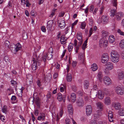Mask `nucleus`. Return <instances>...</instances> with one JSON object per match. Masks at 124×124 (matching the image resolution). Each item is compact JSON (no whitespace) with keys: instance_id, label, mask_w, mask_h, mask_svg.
<instances>
[{"instance_id":"nucleus-1","label":"nucleus","mask_w":124,"mask_h":124,"mask_svg":"<svg viewBox=\"0 0 124 124\" xmlns=\"http://www.w3.org/2000/svg\"><path fill=\"white\" fill-rule=\"evenodd\" d=\"M110 56L112 61L113 63H116L119 60L120 55L116 51L113 50L110 53Z\"/></svg>"},{"instance_id":"nucleus-2","label":"nucleus","mask_w":124,"mask_h":124,"mask_svg":"<svg viewBox=\"0 0 124 124\" xmlns=\"http://www.w3.org/2000/svg\"><path fill=\"white\" fill-rule=\"evenodd\" d=\"M105 69H104L103 71L106 75H109L110 74L109 70H113L114 68L113 64L112 62H108L105 64Z\"/></svg>"},{"instance_id":"nucleus-3","label":"nucleus","mask_w":124,"mask_h":124,"mask_svg":"<svg viewBox=\"0 0 124 124\" xmlns=\"http://www.w3.org/2000/svg\"><path fill=\"white\" fill-rule=\"evenodd\" d=\"M115 91L118 95H122L124 94V87L122 85H119L116 86Z\"/></svg>"},{"instance_id":"nucleus-4","label":"nucleus","mask_w":124,"mask_h":124,"mask_svg":"<svg viewBox=\"0 0 124 124\" xmlns=\"http://www.w3.org/2000/svg\"><path fill=\"white\" fill-rule=\"evenodd\" d=\"M57 110V108L55 106H54L52 109V120L53 122H54L56 120L58 121L59 120L58 114H56L55 113Z\"/></svg>"},{"instance_id":"nucleus-5","label":"nucleus","mask_w":124,"mask_h":124,"mask_svg":"<svg viewBox=\"0 0 124 124\" xmlns=\"http://www.w3.org/2000/svg\"><path fill=\"white\" fill-rule=\"evenodd\" d=\"M52 51L50 52H48L47 53H45L42 57V59L44 62L46 61V59L48 60L51 59L53 57L52 55Z\"/></svg>"},{"instance_id":"nucleus-6","label":"nucleus","mask_w":124,"mask_h":124,"mask_svg":"<svg viewBox=\"0 0 124 124\" xmlns=\"http://www.w3.org/2000/svg\"><path fill=\"white\" fill-rule=\"evenodd\" d=\"M109 59V57L108 54L105 53L103 54L101 57V61L103 63H107Z\"/></svg>"},{"instance_id":"nucleus-7","label":"nucleus","mask_w":124,"mask_h":124,"mask_svg":"<svg viewBox=\"0 0 124 124\" xmlns=\"http://www.w3.org/2000/svg\"><path fill=\"white\" fill-rule=\"evenodd\" d=\"M77 38L78 40L79 41L78 45L79 46H80L82 44L83 41L82 34L81 32L79 31L77 32Z\"/></svg>"},{"instance_id":"nucleus-8","label":"nucleus","mask_w":124,"mask_h":124,"mask_svg":"<svg viewBox=\"0 0 124 124\" xmlns=\"http://www.w3.org/2000/svg\"><path fill=\"white\" fill-rule=\"evenodd\" d=\"M103 81L104 83L106 85H109L112 84V82L111 79L109 77L107 76L104 77Z\"/></svg>"},{"instance_id":"nucleus-9","label":"nucleus","mask_w":124,"mask_h":124,"mask_svg":"<svg viewBox=\"0 0 124 124\" xmlns=\"http://www.w3.org/2000/svg\"><path fill=\"white\" fill-rule=\"evenodd\" d=\"M76 99V95L75 93H72L70 95V99H69V96H68L66 98V100L69 101H70V100L72 102H75Z\"/></svg>"},{"instance_id":"nucleus-10","label":"nucleus","mask_w":124,"mask_h":124,"mask_svg":"<svg viewBox=\"0 0 124 124\" xmlns=\"http://www.w3.org/2000/svg\"><path fill=\"white\" fill-rule=\"evenodd\" d=\"M86 115L89 116L91 115L92 112V108L91 105H87L86 107Z\"/></svg>"},{"instance_id":"nucleus-11","label":"nucleus","mask_w":124,"mask_h":124,"mask_svg":"<svg viewBox=\"0 0 124 124\" xmlns=\"http://www.w3.org/2000/svg\"><path fill=\"white\" fill-rule=\"evenodd\" d=\"M77 106L80 107H82L84 105V101L83 99L81 98H79L76 102Z\"/></svg>"},{"instance_id":"nucleus-12","label":"nucleus","mask_w":124,"mask_h":124,"mask_svg":"<svg viewBox=\"0 0 124 124\" xmlns=\"http://www.w3.org/2000/svg\"><path fill=\"white\" fill-rule=\"evenodd\" d=\"M57 99L59 101H61L62 100L63 101L65 102V95H64L62 96L61 93H59L57 94Z\"/></svg>"},{"instance_id":"nucleus-13","label":"nucleus","mask_w":124,"mask_h":124,"mask_svg":"<svg viewBox=\"0 0 124 124\" xmlns=\"http://www.w3.org/2000/svg\"><path fill=\"white\" fill-rule=\"evenodd\" d=\"M97 94V97L98 98L101 100L103 99L104 94V93L102 92L101 90H99L97 93L96 94V95Z\"/></svg>"},{"instance_id":"nucleus-14","label":"nucleus","mask_w":124,"mask_h":124,"mask_svg":"<svg viewBox=\"0 0 124 124\" xmlns=\"http://www.w3.org/2000/svg\"><path fill=\"white\" fill-rule=\"evenodd\" d=\"M53 21L50 20L48 21L47 23V28L48 30H51L53 25Z\"/></svg>"},{"instance_id":"nucleus-15","label":"nucleus","mask_w":124,"mask_h":124,"mask_svg":"<svg viewBox=\"0 0 124 124\" xmlns=\"http://www.w3.org/2000/svg\"><path fill=\"white\" fill-rule=\"evenodd\" d=\"M45 114L43 113H41L38 116L37 119L39 121H44L45 118Z\"/></svg>"},{"instance_id":"nucleus-16","label":"nucleus","mask_w":124,"mask_h":124,"mask_svg":"<svg viewBox=\"0 0 124 124\" xmlns=\"http://www.w3.org/2000/svg\"><path fill=\"white\" fill-rule=\"evenodd\" d=\"M58 23L61 29H63L64 28L65 25V21L62 19L58 21Z\"/></svg>"},{"instance_id":"nucleus-17","label":"nucleus","mask_w":124,"mask_h":124,"mask_svg":"<svg viewBox=\"0 0 124 124\" xmlns=\"http://www.w3.org/2000/svg\"><path fill=\"white\" fill-rule=\"evenodd\" d=\"M124 16L123 13L121 12H119L117 13L116 15V19L118 20L123 18Z\"/></svg>"},{"instance_id":"nucleus-18","label":"nucleus","mask_w":124,"mask_h":124,"mask_svg":"<svg viewBox=\"0 0 124 124\" xmlns=\"http://www.w3.org/2000/svg\"><path fill=\"white\" fill-rule=\"evenodd\" d=\"M67 108L69 114L72 115L73 113V109L72 105L70 104H69L68 105Z\"/></svg>"},{"instance_id":"nucleus-19","label":"nucleus","mask_w":124,"mask_h":124,"mask_svg":"<svg viewBox=\"0 0 124 124\" xmlns=\"http://www.w3.org/2000/svg\"><path fill=\"white\" fill-rule=\"evenodd\" d=\"M33 58L32 60L33 63L32 64L31 67L33 70H35L37 68V62L35 60V58H34V57Z\"/></svg>"},{"instance_id":"nucleus-20","label":"nucleus","mask_w":124,"mask_h":124,"mask_svg":"<svg viewBox=\"0 0 124 124\" xmlns=\"http://www.w3.org/2000/svg\"><path fill=\"white\" fill-rule=\"evenodd\" d=\"M111 103V100L110 98L109 97H107L104 99V103L107 105H109Z\"/></svg>"},{"instance_id":"nucleus-21","label":"nucleus","mask_w":124,"mask_h":124,"mask_svg":"<svg viewBox=\"0 0 124 124\" xmlns=\"http://www.w3.org/2000/svg\"><path fill=\"white\" fill-rule=\"evenodd\" d=\"M115 37L113 35H110L109 36L108 39V41L109 43L112 44L115 42Z\"/></svg>"},{"instance_id":"nucleus-22","label":"nucleus","mask_w":124,"mask_h":124,"mask_svg":"<svg viewBox=\"0 0 124 124\" xmlns=\"http://www.w3.org/2000/svg\"><path fill=\"white\" fill-rule=\"evenodd\" d=\"M114 107L116 110H118L120 109L121 107V105L118 102H116L113 103Z\"/></svg>"},{"instance_id":"nucleus-23","label":"nucleus","mask_w":124,"mask_h":124,"mask_svg":"<svg viewBox=\"0 0 124 124\" xmlns=\"http://www.w3.org/2000/svg\"><path fill=\"white\" fill-rule=\"evenodd\" d=\"M21 45L19 43L17 44L14 47V52L15 51V52H14L13 53L16 54V52L21 48Z\"/></svg>"},{"instance_id":"nucleus-24","label":"nucleus","mask_w":124,"mask_h":124,"mask_svg":"<svg viewBox=\"0 0 124 124\" xmlns=\"http://www.w3.org/2000/svg\"><path fill=\"white\" fill-rule=\"evenodd\" d=\"M107 111H108V110H107ZM108 116L109 121L111 122H112L113 121V114L112 111H108Z\"/></svg>"},{"instance_id":"nucleus-25","label":"nucleus","mask_w":124,"mask_h":124,"mask_svg":"<svg viewBox=\"0 0 124 124\" xmlns=\"http://www.w3.org/2000/svg\"><path fill=\"white\" fill-rule=\"evenodd\" d=\"M101 37L103 38H106L109 35V33L107 31L103 30L101 32Z\"/></svg>"},{"instance_id":"nucleus-26","label":"nucleus","mask_w":124,"mask_h":124,"mask_svg":"<svg viewBox=\"0 0 124 124\" xmlns=\"http://www.w3.org/2000/svg\"><path fill=\"white\" fill-rule=\"evenodd\" d=\"M97 109L102 110L103 109V105L102 103L100 102H98L96 104Z\"/></svg>"},{"instance_id":"nucleus-27","label":"nucleus","mask_w":124,"mask_h":124,"mask_svg":"<svg viewBox=\"0 0 124 124\" xmlns=\"http://www.w3.org/2000/svg\"><path fill=\"white\" fill-rule=\"evenodd\" d=\"M107 17L104 16H103L101 17L100 21L98 23H107Z\"/></svg>"},{"instance_id":"nucleus-28","label":"nucleus","mask_w":124,"mask_h":124,"mask_svg":"<svg viewBox=\"0 0 124 124\" xmlns=\"http://www.w3.org/2000/svg\"><path fill=\"white\" fill-rule=\"evenodd\" d=\"M118 78L119 80H122L124 78V72L121 71L118 74Z\"/></svg>"},{"instance_id":"nucleus-29","label":"nucleus","mask_w":124,"mask_h":124,"mask_svg":"<svg viewBox=\"0 0 124 124\" xmlns=\"http://www.w3.org/2000/svg\"><path fill=\"white\" fill-rule=\"evenodd\" d=\"M98 68V66L95 63H93L91 66V69L93 71H95L97 70Z\"/></svg>"},{"instance_id":"nucleus-30","label":"nucleus","mask_w":124,"mask_h":124,"mask_svg":"<svg viewBox=\"0 0 124 124\" xmlns=\"http://www.w3.org/2000/svg\"><path fill=\"white\" fill-rule=\"evenodd\" d=\"M103 75L102 72H99L97 76V78L99 79L100 82H102V80Z\"/></svg>"},{"instance_id":"nucleus-31","label":"nucleus","mask_w":124,"mask_h":124,"mask_svg":"<svg viewBox=\"0 0 124 124\" xmlns=\"http://www.w3.org/2000/svg\"><path fill=\"white\" fill-rule=\"evenodd\" d=\"M67 38L64 37V36H61L60 41L62 44H65L67 41Z\"/></svg>"},{"instance_id":"nucleus-32","label":"nucleus","mask_w":124,"mask_h":124,"mask_svg":"<svg viewBox=\"0 0 124 124\" xmlns=\"http://www.w3.org/2000/svg\"><path fill=\"white\" fill-rule=\"evenodd\" d=\"M116 10L115 9H112L110 10V16L111 17H113L114 16L115 13L116 12Z\"/></svg>"},{"instance_id":"nucleus-33","label":"nucleus","mask_w":124,"mask_h":124,"mask_svg":"<svg viewBox=\"0 0 124 124\" xmlns=\"http://www.w3.org/2000/svg\"><path fill=\"white\" fill-rule=\"evenodd\" d=\"M34 101V102H35L37 106L39 107L40 106V99L38 97H37L36 98V99H34V100H33Z\"/></svg>"},{"instance_id":"nucleus-34","label":"nucleus","mask_w":124,"mask_h":124,"mask_svg":"<svg viewBox=\"0 0 124 124\" xmlns=\"http://www.w3.org/2000/svg\"><path fill=\"white\" fill-rule=\"evenodd\" d=\"M73 44L72 43H70L68 46V49L69 52H71L73 48Z\"/></svg>"},{"instance_id":"nucleus-35","label":"nucleus","mask_w":124,"mask_h":124,"mask_svg":"<svg viewBox=\"0 0 124 124\" xmlns=\"http://www.w3.org/2000/svg\"><path fill=\"white\" fill-rule=\"evenodd\" d=\"M118 114L120 116H124V108H122L118 111Z\"/></svg>"},{"instance_id":"nucleus-36","label":"nucleus","mask_w":124,"mask_h":124,"mask_svg":"<svg viewBox=\"0 0 124 124\" xmlns=\"http://www.w3.org/2000/svg\"><path fill=\"white\" fill-rule=\"evenodd\" d=\"M86 25V23L85 22H81L80 25V28L82 29H85Z\"/></svg>"},{"instance_id":"nucleus-37","label":"nucleus","mask_w":124,"mask_h":124,"mask_svg":"<svg viewBox=\"0 0 124 124\" xmlns=\"http://www.w3.org/2000/svg\"><path fill=\"white\" fill-rule=\"evenodd\" d=\"M89 83L87 81H85L84 83L83 87L85 89H87L89 87Z\"/></svg>"},{"instance_id":"nucleus-38","label":"nucleus","mask_w":124,"mask_h":124,"mask_svg":"<svg viewBox=\"0 0 124 124\" xmlns=\"http://www.w3.org/2000/svg\"><path fill=\"white\" fill-rule=\"evenodd\" d=\"M11 102L12 104H14L16 103V97L14 95L12 96L11 98Z\"/></svg>"},{"instance_id":"nucleus-39","label":"nucleus","mask_w":124,"mask_h":124,"mask_svg":"<svg viewBox=\"0 0 124 124\" xmlns=\"http://www.w3.org/2000/svg\"><path fill=\"white\" fill-rule=\"evenodd\" d=\"M119 45L121 48L124 49V40H122L120 42Z\"/></svg>"},{"instance_id":"nucleus-40","label":"nucleus","mask_w":124,"mask_h":124,"mask_svg":"<svg viewBox=\"0 0 124 124\" xmlns=\"http://www.w3.org/2000/svg\"><path fill=\"white\" fill-rule=\"evenodd\" d=\"M88 39H87L85 41L83 45L82 48L83 50H85V49L87 47V42Z\"/></svg>"},{"instance_id":"nucleus-41","label":"nucleus","mask_w":124,"mask_h":124,"mask_svg":"<svg viewBox=\"0 0 124 124\" xmlns=\"http://www.w3.org/2000/svg\"><path fill=\"white\" fill-rule=\"evenodd\" d=\"M72 77L71 75L70 74L67 75V80L68 82H70L71 81Z\"/></svg>"},{"instance_id":"nucleus-42","label":"nucleus","mask_w":124,"mask_h":124,"mask_svg":"<svg viewBox=\"0 0 124 124\" xmlns=\"http://www.w3.org/2000/svg\"><path fill=\"white\" fill-rule=\"evenodd\" d=\"M104 39H101L99 42V45L100 46L102 47L103 46Z\"/></svg>"},{"instance_id":"nucleus-43","label":"nucleus","mask_w":124,"mask_h":124,"mask_svg":"<svg viewBox=\"0 0 124 124\" xmlns=\"http://www.w3.org/2000/svg\"><path fill=\"white\" fill-rule=\"evenodd\" d=\"M4 60L7 63H10V60L9 57L7 56H5L4 57Z\"/></svg>"},{"instance_id":"nucleus-44","label":"nucleus","mask_w":124,"mask_h":124,"mask_svg":"<svg viewBox=\"0 0 124 124\" xmlns=\"http://www.w3.org/2000/svg\"><path fill=\"white\" fill-rule=\"evenodd\" d=\"M59 87L60 88V92H63L64 91V90L65 88V87L64 85L61 84Z\"/></svg>"},{"instance_id":"nucleus-45","label":"nucleus","mask_w":124,"mask_h":124,"mask_svg":"<svg viewBox=\"0 0 124 124\" xmlns=\"http://www.w3.org/2000/svg\"><path fill=\"white\" fill-rule=\"evenodd\" d=\"M84 53L81 54L80 53L79 54L78 58L80 60H83L84 59Z\"/></svg>"},{"instance_id":"nucleus-46","label":"nucleus","mask_w":124,"mask_h":124,"mask_svg":"<svg viewBox=\"0 0 124 124\" xmlns=\"http://www.w3.org/2000/svg\"><path fill=\"white\" fill-rule=\"evenodd\" d=\"M104 7L103 6L99 8V11L100 14H101L104 10Z\"/></svg>"},{"instance_id":"nucleus-47","label":"nucleus","mask_w":124,"mask_h":124,"mask_svg":"<svg viewBox=\"0 0 124 124\" xmlns=\"http://www.w3.org/2000/svg\"><path fill=\"white\" fill-rule=\"evenodd\" d=\"M37 84L38 86L39 87H41L42 85V83L40 80H38L37 82Z\"/></svg>"},{"instance_id":"nucleus-48","label":"nucleus","mask_w":124,"mask_h":124,"mask_svg":"<svg viewBox=\"0 0 124 124\" xmlns=\"http://www.w3.org/2000/svg\"><path fill=\"white\" fill-rule=\"evenodd\" d=\"M2 112L4 113H6L7 111V107L6 106H4L2 109Z\"/></svg>"},{"instance_id":"nucleus-49","label":"nucleus","mask_w":124,"mask_h":124,"mask_svg":"<svg viewBox=\"0 0 124 124\" xmlns=\"http://www.w3.org/2000/svg\"><path fill=\"white\" fill-rule=\"evenodd\" d=\"M63 109L62 108H61L60 110V112L59 113V115L60 117H62V116L63 114Z\"/></svg>"},{"instance_id":"nucleus-50","label":"nucleus","mask_w":124,"mask_h":124,"mask_svg":"<svg viewBox=\"0 0 124 124\" xmlns=\"http://www.w3.org/2000/svg\"><path fill=\"white\" fill-rule=\"evenodd\" d=\"M117 32L120 35L124 36V32L122 31L120 29H118L117 30Z\"/></svg>"},{"instance_id":"nucleus-51","label":"nucleus","mask_w":124,"mask_h":124,"mask_svg":"<svg viewBox=\"0 0 124 124\" xmlns=\"http://www.w3.org/2000/svg\"><path fill=\"white\" fill-rule=\"evenodd\" d=\"M26 2L25 4H26V7H29L31 5V4L30 3L28 0H26Z\"/></svg>"},{"instance_id":"nucleus-52","label":"nucleus","mask_w":124,"mask_h":124,"mask_svg":"<svg viewBox=\"0 0 124 124\" xmlns=\"http://www.w3.org/2000/svg\"><path fill=\"white\" fill-rule=\"evenodd\" d=\"M108 40H107L104 39V43L103 44V46L104 47H107L108 45Z\"/></svg>"},{"instance_id":"nucleus-53","label":"nucleus","mask_w":124,"mask_h":124,"mask_svg":"<svg viewBox=\"0 0 124 124\" xmlns=\"http://www.w3.org/2000/svg\"><path fill=\"white\" fill-rule=\"evenodd\" d=\"M78 22V20H76L72 24V26L71 27L72 29L73 28L74 26L77 24Z\"/></svg>"},{"instance_id":"nucleus-54","label":"nucleus","mask_w":124,"mask_h":124,"mask_svg":"<svg viewBox=\"0 0 124 124\" xmlns=\"http://www.w3.org/2000/svg\"><path fill=\"white\" fill-rule=\"evenodd\" d=\"M97 124H107V122L106 121H100L98 122Z\"/></svg>"},{"instance_id":"nucleus-55","label":"nucleus","mask_w":124,"mask_h":124,"mask_svg":"<svg viewBox=\"0 0 124 124\" xmlns=\"http://www.w3.org/2000/svg\"><path fill=\"white\" fill-rule=\"evenodd\" d=\"M94 8V6L93 5H91L89 11L91 12H93Z\"/></svg>"},{"instance_id":"nucleus-56","label":"nucleus","mask_w":124,"mask_h":124,"mask_svg":"<svg viewBox=\"0 0 124 124\" xmlns=\"http://www.w3.org/2000/svg\"><path fill=\"white\" fill-rule=\"evenodd\" d=\"M93 31H94L93 30V28H90V29L89 33V37H90L92 35Z\"/></svg>"},{"instance_id":"nucleus-57","label":"nucleus","mask_w":124,"mask_h":124,"mask_svg":"<svg viewBox=\"0 0 124 124\" xmlns=\"http://www.w3.org/2000/svg\"><path fill=\"white\" fill-rule=\"evenodd\" d=\"M66 49L64 50L63 51L62 55L61 57L62 59L63 57L64 56L65 53L66 52Z\"/></svg>"},{"instance_id":"nucleus-58","label":"nucleus","mask_w":124,"mask_h":124,"mask_svg":"<svg viewBox=\"0 0 124 124\" xmlns=\"http://www.w3.org/2000/svg\"><path fill=\"white\" fill-rule=\"evenodd\" d=\"M39 113V111L38 109H36L35 111L34 114L35 116H37L38 115Z\"/></svg>"},{"instance_id":"nucleus-59","label":"nucleus","mask_w":124,"mask_h":124,"mask_svg":"<svg viewBox=\"0 0 124 124\" xmlns=\"http://www.w3.org/2000/svg\"><path fill=\"white\" fill-rule=\"evenodd\" d=\"M41 30L43 32H45L46 31V28L44 26H42L41 27Z\"/></svg>"},{"instance_id":"nucleus-60","label":"nucleus","mask_w":124,"mask_h":124,"mask_svg":"<svg viewBox=\"0 0 124 124\" xmlns=\"http://www.w3.org/2000/svg\"><path fill=\"white\" fill-rule=\"evenodd\" d=\"M72 88L74 92L76 91L77 90V88L75 85L72 86Z\"/></svg>"},{"instance_id":"nucleus-61","label":"nucleus","mask_w":124,"mask_h":124,"mask_svg":"<svg viewBox=\"0 0 124 124\" xmlns=\"http://www.w3.org/2000/svg\"><path fill=\"white\" fill-rule=\"evenodd\" d=\"M0 118L1 120L2 121H3L5 120V117L3 115H0Z\"/></svg>"},{"instance_id":"nucleus-62","label":"nucleus","mask_w":124,"mask_h":124,"mask_svg":"<svg viewBox=\"0 0 124 124\" xmlns=\"http://www.w3.org/2000/svg\"><path fill=\"white\" fill-rule=\"evenodd\" d=\"M51 92H48L47 94L46 95L47 98L48 99L50 98L51 97Z\"/></svg>"},{"instance_id":"nucleus-63","label":"nucleus","mask_w":124,"mask_h":124,"mask_svg":"<svg viewBox=\"0 0 124 124\" xmlns=\"http://www.w3.org/2000/svg\"><path fill=\"white\" fill-rule=\"evenodd\" d=\"M113 5L115 7H116L117 4V0H113Z\"/></svg>"},{"instance_id":"nucleus-64","label":"nucleus","mask_w":124,"mask_h":124,"mask_svg":"<svg viewBox=\"0 0 124 124\" xmlns=\"http://www.w3.org/2000/svg\"><path fill=\"white\" fill-rule=\"evenodd\" d=\"M65 123L66 124H69L70 123L69 119L68 118H67L65 120Z\"/></svg>"}]
</instances>
